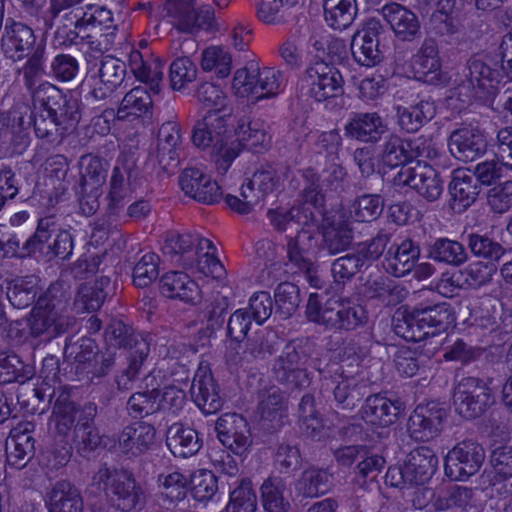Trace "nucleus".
Instances as JSON below:
<instances>
[{
	"instance_id": "nucleus-20",
	"label": "nucleus",
	"mask_w": 512,
	"mask_h": 512,
	"mask_svg": "<svg viewBox=\"0 0 512 512\" xmlns=\"http://www.w3.org/2000/svg\"><path fill=\"white\" fill-rule=\"evenodd\" d=\"M448 148L455 159L470 162L486 152L487 142L482 130L466 125L451 132Z\"/></svg>"
},
{
	"instance_id": "nucleus-23",
	"label": "nucleus",
	"mask_w": 512,
	"mask_h": 512,
	"mask_svg": "<svg viewBox=\"0 0 512 512\" xmlns=\"http://www.w3.org/2000/svg\"><path fill=\"white\" fill-rule=\"evenodd\" d=\"M421 254L419 244L411 238H405L399 244H393L384 254L382 266L394 277H404L413 271Z\"/></svg>"
},
{
	"instance_id": "nucleus-28",
	"label": "nucleus",
	"mask_w": 512,
	"mask_h": 512,
	"mask_svg": "<svg viewBox=\"0 0 512 512\" xmlns=\"http://www.w3.org/2000/svg\"><path fill=\"white\" fill-rule=\"evenodd\" d=\"M81 43L94 36L105 37L107 44H113L117 25L112 12L104 6L87 5L82 13Z\"/></svg>"
},
{
	"instance_id": "nucleus-21",
	"label": "nucleus",
	"mask_w": 512,
	"mask_h": 512,
	"mask_svg": "<svg viewBox=\"0 0 512 512\" xmlns=\"http://www.w3.org/2000/svg\"><path fill=\"white\" fill-rule=\"evenodd\" d=\"M179 185L185 195L199 203L213 205L222 198L218 183L198 168H186L179 176Z\"/></svg>"
},
{
	"instance_id": "nucleus-11",
	"label": "nucleus",
	"mask_w": 512,
	"mask_h": 512,
	"mask_svg": "<svg viewBox=\"0 0 512 512\" xmlns=\"http://www.w3.org/2000/svg\"><path fill=\"white\" fill-rule=\"evenodd\" d=\"M392 185L398 188L407 186L427 202L437 201L444 190L441 174L423 161H416L409 167H402L393 177Z\"/></svg>"
},
{
	"instance_id": "nucleus-12",
	"label": "nucleus",
	"mask_w": 512,
	"mask_h": 512,
	"mask_svg": "<svg viewBox=\"0 0 512 512\" xmlns=\"http://www.w3.org/2000/svg\"><path fill=\"white\" fill-rule=\"evenodd\" d=\"M485 457L481 444L471 439L463 440L446 455L445 474L452 480L464 481L480 470Z\"/></svg>"
},
{
	"instance_id": "nucleus-52",
	"label": "nucleus",
	"mask_w": 512,
	"mask_h": 512,
	"mask_svg": "<svg viewBox=\"0 0 512 512\" xmlns=\"http://www.w3.org/2000/svg\"><path fill=\"white\" fill-rule=\"evenodd\" d=\"M80 178L77 186L86 188H102L107 177V163L100 157L91 154L80 158Z\"/></svg>"
},
{
	"instance_id": "nucleus-24",
	"label": "nucleus",
	"mask_w": 512,
	"mask_h": 512,
	"mask_svg": "<svg viewBox=\"0 0 512 512\" xmlns=\"http://www.w3.org/2000/svg\"><path fill=\"white\" fill-rule=\"evenodd\" d=\"M413 69L417 78L431 85H439L445 82V76L441 72V58L437 41L427 37L422 42L417 53L413 56Z\"/></svg>"
},
{
	"instance_id": "nucleus-26",
	"label": "nucleus",
	"mask_w": 512,
	"mask_h": 512,
	"mask_svg": "<svg viewBox=\"0 0 512 512\" xmlns=\"http://www.w3.org/2000/svg\"><path fill=\"white\" fill-rule=\"evenodd\" d=\"M190 393L193 401L204 414H214L223 405L218 384L211 372L202 367L195 373Z\"/></svg>"
},
{
	"instance_id": "nucleus-41",
	"label": "nucleus",
	"mask_w": 512,
	"mask_h": 512,
	"mask_svg": "<svg viewBox=\"0 0 512 512\" xmlns=\"http://www.w3.org/2000/svg\"><path fill=\"white\" fill-rule=\"evenodd\" d=\"M303 188L301 191L302 203L299 206H308L311 213L319 214V223L325 217V195L322 192L320 176L312 168L302 171Z\"/></svg>"
},
{
	"instance_id": "nucleus-5",
	"label": "nucleus",
	"mask_w": 512,
	"mask_h": 512,
	"mask_svg": "<svg viewBox=\"0 0 512 512\" xmlns=\"http://www.w3.org/2000/svg\"><path fill=\"white\" fill-rule=\"evenodd\" d=\"M81 0H50L44 16L45 26L54 29V43L70 47L81 43L83 7Z\"/></svg>"
},
{
	"instance_id": "nucleus-32",
	"label": "nucleus",
	"mask_w": 512,
	"mask_h": 512,
	"mask_svg": "<svg viewBox=\"0 0 512 512\" xmlns=\"http://www.w3.org/2000/svg\"><path fill=\"white\" fill-rule=\"evenodd\" d=\"M381 14L395 35L403 41H411L420 34L417 16L398 3H389L382 7Z\"/></svg>"
},
{
	"instance_id": "nucleus-63",
	"label": "nucleus",
	"mask_w": 512,
	"mask_h": 512,
	"mask_svg": "<svg viewBox=\"0 0 512 512\" xmlns=\"http://www.w3.org/2000/svg\"><path fill=\"white\" fill-rule=\"evenodd\" d=\"M190 492L200 502L211 500L219 489L218 478L207 469H198L190 476Z\"/></svg>"
},
{
	"instance_id": "nucleus-8",
	"label": "nucleus",
	"mask_w": 512,
	"mask_h": 512,
	"mask_svg": "<svg viewBox=\"0 0 512 512\" xmlns=\"http://www.w3.org/2000/svg\"><path fill=\"white\" fill-rule=\"evenodd\" d=\"M35 108H43L54 117L64 128L73 130L81 119L78 100L65 94L55 85L44 82L32 92Z\"/></svg>"
},
{
	"instance_id": "nucleus-54",
	"label": "nucleus",
	"mask_w": 512,
	"mask_h": 512,
	"mask_svg": "<svg viewBox=\"0 0 512 512\" xmlns=\"http://www.w3.org/2000/svg\"><path fill=\"white\" fill-rule=\"evenodd\" d=\"M7 461L16 469H23L35 455V439L33 436L12 435L6 446Z\"/></svg>"
},
{
	"instance_id": "nucleus-35",
	"label": "nucleus",
	"mask_w": 512,
	"mask_h": 512,
	"mask_svg": "<svg viewBox=\"0 0 512 512\" xmlns=\"http://www.w3.org/2000/svg\"><path fill=\"white\" fill-rule=\"evenodd\" d=\"M160 293L170 299L195 303L199 298V287L189 275L180 271L165 273L159 280Z\"/></svg>"
},
{
	"instance_id": "nucleus-2",
	"label": "nucleus",
	"mask_w": 512,
	"mask_h": 512,
	"mask_svg": "<svg viewBox=\"0 0 512 512\" xmlns=\"http://www.w3.org/2000/svg\"><path fill=\"white\" fill-rule=\"evenodd\" d=\"M228 114H219V111H208L198 120L192 130V142L201 149L211 148L217 171L224 174L231 163L241 152V144L234 139L232 131L228 128Z\"/></svg>"
},
{
	"instance_id": "nucleus-14",
	"label": "nucleus",
	"mask_w": 512,
	"mask_h": 512,
	"mask_svg": "<svg viewBox=\"0 0 512 512\" xmlns=\"http://www.w3.org/2000/svg\"><path fill=\"white\" fill-rule=\"evenodd\" d=\"M307 361L308 353L305 347L300 343L289 342L275 360L272 371L279 382L301 387L308 383Z\"/></svg>"
},
{
	"instance_id": "nucleus-43",
	"label": "nucleus",
	"mask_w": 512,
	"mask_h": 512,
	"mask_svg": "<svg viewBox=\"0 0 512 512\" xmlns=\"http://www.w3.org/2000/svg\"><path fill=\"white\" fill-rule=\"evenodd\" d=\"M331 477L327 469L311 466L301 473L295 488L303 497H318L328 492Z\"/></svg>"
},
{
	"instance_id": "nucleus-62",
	"label": "nucleus",
	"mask_w": 512,
	"mask_h": 512,
	"mask_svg": "<svg viewBox=\"0 0 512 512\" xmlns=\"http://www.w3.org/2000/svg\"><path fill=\"white\" fill-rule=\"evenodd\" d=\"M50 224L49 218L39 220L36 231L26 240L28 257L49 261L50 243L54 232L50 229Z\"/></svg>"
},
{
	"instance_id": "nucleus-61",
	"label": "nucleus",
	"mask_w": 512,
	"mask_h": 512,
	"mask_svg": "<svg viewBox=\"0 0 512 512\" xmlns=\"http://www.w3.org/2000/svg\"><path fill=\"white\" fill-rule=\"evenodd\" d=\"M353 242V229L347 222H340L323 232V248L336 255L348 250Z\"/></svg>"
},
{
	"instance_id": "nucleus-39",
	"label": "nucleus",
	"mask_w": 512,
	"mask_h": 512,
	"mask_svg": "<svg viewBox=\"0 0 512 512\" xmlns=\"http://www.w3.org/2000/svg\"><path fill=\"white\" fill-rule=\"evenodd\" d=\"M153 101L145 87H134L123 97L116 117L118 120H131L152 113Z\"/></svg>"
},
{
	"instance_id": "nucleus-37",
	"label": "nucleus",
	"mask_w": 512,
	"mask_h": 512,
	"mask_svg": "<svg viewBox=\"0 0 512 512\" xmlns=\"http://www.w3.org/2000/svg\"><path fill=\"white\" fill-rule=\"evenodd\" d=\"M426 252L428 259L452 267H460L469 259L468 252L461 242L446 237L428 243Z\"/></svg>"
},
{
	"instance_id": "nucleus-59",
	"label": "nucleus",
	"mask_w": 512,
	"mask_h": 512,
	"mask_svg": "<svg viewBox=\"0 0 512 512\" xmlns=\"http://www.w3.org/2000/svg\"><path fill=\"white\" fill-rule=\"evenodd\" d=\"M275 313L282 319L291 317L301 302L300 289L292 282H281L274 290Z\"/></svg>"
},
{
	"instance_id": "nucleus-27",
	"label": "nucleus",
	"mask_w": 512,
	"mask_h": 512,
	"mask_svg": "<svg viewBox=\"0 0 512 512\" xmlns=\"http://www.w3.org/2000/svg\"><path fill=\"white\" fill-rule=\"evenodd\" d=\"M306 206H293L289 209L277 207L267 211V218L270 225L277 232H286L289 230H300L305 227H318L319 214H313Z\"/></svg>"
},
{
	"instance_id": "nucleus-34",
	"label": "nucleus",
	"mask_w": 512,
	"mask_h": 512,
	"mask_svg": "<svg viewBox=\"0 0 512 512\" xmlns=\"http://www.w3.org/2000/svg\"><path fill=\"white\" fill-rule=\"evenodd\" d=\"M400 405L380 394L370 395L361 408L362 419L375 427H388L396 422Z\"/></svg>"
},
{
	"instance_id": "nucleus-29",
	"label": "nucleus",
	"mask_w": 512,
	"mask_h": 512,
	"mask_svg": "<svg viewBox=\"0 0 512 512\" xmlns=\"http://www.w3.org/2000/svg\"><path fill=\"white\" fill-rule=\"evenodd\" d=\"M386 133L381 117L373 113H353L344 125V135L363 143H376Z\"/></svg>"
},
{
	"instance_id": "nucleus-51",
	"label": "nucleus",
	"mask_w": 512,
	"mask_h": 512,
	"mask_svg": "<svg viewBox=\"0 0 512 512\" xmlns=\"http://www.w3.org/2000/svg\"><path fill=\"white\" fill-rule=\"evenodd\" d=\"M384 209V200L378 194H362L356 197L349 206L350 216L360 223H371L377 220Z\"/></svg>"
},
{
	"instance_id": "nucleus-4",
	"label": "nucleus",
	"mask_w": 512,
	"mask_h": 512,
	"mask_svg": "<svg viewBox=\"0 0 512 512\" xmlns=\"http://www.w3.org/2000/svg\"><path fill=\"white\" fill-rule=\"evenodd\" d=\"M105 342L109 347L127 350V366L116 376L119 391L132 389L133 382L138 378L141 368L150 352V344L142 335L121 320H112L105 329Z\"/></svg>"
},
{
	"instance_id": "nucleus-25",
	"label": "nucleus",
	"mask_w": 512,
	"mask_h": 512,
	"mask_svg": "<svg viewBox=\"0 0 512 512\" xmlns=\"http://www.w3.org/2000/svg\"><path fill=\"white\" fill-rule=\"evenodd\" d=\"M36 37L33 30L19 22L7 20L1 37V50L14 61L29 56L34 49Z\"/></svg>"
},
{
	"instance_id": "nucleus-38",
	"label": "nucleus",
	"mask_w": 512,
	"mask_h": 512,
	"mask_svg": "<svg viewBox=\"0 0 512 512\" xmlns=\"http://www.w3.org/2000/svg\"><path fill=\"white\" fill-rule=\"evenodd\" d=\"M166 444L175 456L187 458L200 450L202 440L193 428L173 423L167 430Z\"/></svg>"
},
{
	"instance_id": "nucleus-55",
	"label": "nucleus",
	"mask_w": 512,
	"mask_h": 512,
	"mask_svg": "<svg viewBox=\"0 0 512 512\" xmlns=\"http://www.w3.org/2000/svg\"><path fill=\"white\" fill-rule=\"evenodd\" d=\"M33 117V126L35 135L47 143H61L63 138L69 133L53 116L43 108H39Z\"/></svg>"
},
{
	"instance_id": "nucleus-58",
	"label": "nucleus",
	"mask_w": 512,
	"mask_h": 512,
	"mask_svg": "<svg viewBox=\"0 0 512 512\" xmlns=\"http://www.w3.org/2000/svg\"><path fill=\"white\" fill-rule=\"evenodd\" d=\"M160 392L157 389L135 392L126 404V410L133 419H143L149 415L157 413L161 409V404L157 401Z\"/></svg>"
},
{
	"instance_id": "nucleus-48",
	"label": "nucleus",
	"mask_w": 512,
	"mask_h": 512,
	"mask_svg": "<svg viewBox=\"0 0 512 512\" xmlns=\"http://www.w3.org/2000/svg\"><path fill=\"white\" fill-rule=\"evenodd\" d=\"M261 499L266 512H288L290 502L284 497L285 481L277 476L267 478L261 485Z\"/></svg>"
},
{
	"instance_id": "nucleus-9",
	"label": "nucleus",
	"mask_w": 512,
	"mask_h": 512,
	"mask_svg": "<svg viewBox=\"0 0 512 512\" xmlns=\"http://www.w3.org/2000/svg\"><path fill=\"white\" fill-rule=\"evenodd\" d=\"M494 404L488 383L479 377H463L454 387L455 411L465 419L482 416Z\"/></svg>"
},
{
	"instance_id": "nucleus-49",
	"label": "nucleus",
	"mask_w": 512,
	"mask_h": 512,
	"mask_svg": "<svg viewBox=\"0 0 512 512\" xmlns=\"http://www.w3.org/2000/svg\"><path fill=\"white\" fill-rule=\"evenodd\" d=\"M71 291L63 281H56L47 288V290L38 297L36 307L52 312L58 316H67L65 314Z\"/></svg>"
},
{
	"instance_id": "nucleus-57",
	"label": "nucleus",
	"mask_w": 512,
	"mask_h": 512,
	"mask_svg": "<svg viewBox=\"0 0 512 512\" xmlns=\"http://www.w3.org/2000/svg\"><path fill=\"white\" fill-rule=\"evenodd\" d=\"M466 244L473 256L487 261H498L505 254V248L486 234L468 233Z\"/></svg>"
},
{
	"instance_id": "nucleus-50",
	"label": "nucleus",
	"mask_w": 512,
	"mask_h": 512,
	"mask_svg": "<svg viewBox=\"0 0 512 512\" xmlns=\"http://www.w3.org/2000/svg\"><path fill=\"white\" fill-rule=\"evenodd\" d=\"M259 412L263 420L272 422V428L282 424L285 416V396L278 387L272 386L259 394Z\"/></svg>"
},
{
	"instance_id": "nucleus-22",
	"label": "nucleus",
	"mask_w": 512,
	"mask_h": 512,
	"mask_svg": "<svg viewBox=\"0 0 512 512\" xmlns=\"http://www.w3.org/2000/svg\"><path fill=\"white\" fill-rule=\"evenodd\" d=\"M28 321L30 335L43 342L67 333L76 325V319L72 316H58L36 306L33 307Z\"/></svg>"
},
{
	"instance_id": "nucleus-7",
	"label": "nucleus",
	"mask_w": 512,
	"mask_h": 512,
	"mask_svg": "<svg viewBox=\"0 0 512 512\" xmlns=\"http://www.w3.org/2000/svg\"><path fill=\"white\" fill-rule=\"evenodd\" d=\"M280 187V177L276 169L270 164L261 165L246 184H243L240 197L228 194L225 202L239 214H248L253 207L267 195Z\"/></svg>"
},
{
	"instance_id": "nucleus-13",
	"label": "nucleus",
	"mask_w": 512,
	"mask_h": 512,
	"mask_svg": "<svg viewBox=\"0 0 512 512\" xmlns=\"http://www.w3.org/2000/svg\"><path fill=\"white\" fill-rule=\"evenodd\" d=\"M165 10L172 18L173 26L182 33L195 35L201 30H209L214 21L212 7L196 8L195 0H168Z\"/></svg>"
},
{
	"instance_id": "nucleus-18",
	"label": "nucleus",
	"mask_w": 512,
	"mask_h": 512,
	"mask_svg": "<svg viewBox=\"0 0 512 512\" xmlns=\"http://www.w3.org/2000/svg\"><path fill=\"white\" fill-rule=\"evenodd\" d=\"M381 29L378 20L370 19L361 31L353 35L350 49L359 65L373 67L382 61L383 53L379 48Z\"/></svg>"
},
{
	"instance_id": "nucleus-3",
	"label": "nucleus",
	"mask_w": 512,
	"mask_h": 512,
	"mask_svg": "<svg viewBox=\"0 0 512 512\" xmlns=\"http://www.w3.org/2000/svg\"><path fill=\"white\" fill-rule=\"evenodd\" d=\"M453 321L454 313L449 303H420L411 311L397 312L393 328L395 334L406 341L420 342L445 331Z\"/></svg>"
},
{
	"instance_id": "nucleus-36",
	"label": "nucleus",
	"mask_w": 512,
	"mask_h": 512,
	"mask_svg": "<svg viewBox=\"0 0 512 512\" xmlns=\"http://www.w3.org/2000/svg\"><path fill=\"white\" fill-rule=\"evenodd\" d=\"M49 512H83V499L79 489L71 482H56L46 494Z\"/></svg>"
},
{
	"instance_id": "nucleus-45",
	"label": "nucleus",
	"mask_w": 512,
	"mask_h": 512,
	"mask_svg": "<svg viewBox=\"0 0 512 512\" xmlns=\"http://www.w3.org/2000/svg\"><path fill=\"white\" fill-rule=\"evenodd\" d=\"M197 239L198 235L170 232L165 238L162 249L164 254L170 256L172 260L179 262L184 268H189L193 266L194 258L185 257V255L192 252Z\"/></svg>"
},
{
	"instance_id": "nucleus-53",
	"label": "nucleus",
	"mask_w": 512,
	"mask_h": 512,
	"mask_svg": "<svg viewBox=\"0 0 512 512\" xmlns=\"http://www.w3.org/2000/svg\"><path fill=\"white\" fill-rule=\"evenodd\" d=\"M379 162L388 168L409 167L406 141L395 134L385 138L378 154Z\"/></svg>"
},
{
	"instance_id": "nucleus-56",
	"label": "nucleus",
	"mask_w": 512,
	"mask_h": 512,
	"mask_svg": "<svg viewBox=\"0 0 512 512\" xmlns=\"http://www.w3.org/2000/svg\"><path fill=\"white\" fill-rule=\"evenodd\" d=\"M131 67L137 79L148 84L154 93L159 92V82L163 78V64L160 60L148 63L143 60L140 52H134L131 54Z\"/></svg>"
},
{
	"instance_id": "nucleus-42",
	"label": "nucleus",
	"mask_w": 512,
	"mask_h": 512,
	"mask_svg": "<svg viewBox=\"0 0 512 512\" xmlns=\"http://www.w3.org/2000/svg\"><path fill=\"white\" fill-rule=\"evenodd\" d=\"M324 20L335 30L348 28L358 12L356 0H322Z\"/></svg>"
},
{
	"instance_id": "nucleus-16",
	"label": "nucleus",
	"mask_w": 512,
	"mask_h": 512,
	"mask_svg": "<svg viewBox=\"0 0 512 512\" xmlns=\"http://www.w3.org/2000/svg\"><path fill=\"white\" fill-rule=\"evenodd\" d=\"M215 430L222 445L236 455L244 454L252 443L248 422L240 414H223L216 421Z\"/></svg>"
},
{
	"instance_id": "nucleus-6",
	"label": "nucleus",
	"mask_w": 512,
	"mask_h": 512,
	"mask_svg": "<svg viewBox=\"0 0 512 512\" xmlns=\"http://www.w3.org/2000/svg\"><path fill=\"white\" fill-rule=\"evenodd\" d=\"M464 79L457 89L458 94H464L468 98H476L482 101L491 100L501 81V73L497 68L491 67L489 62L476 54L471 56L463 70Z\"/></svg>"
},
{
	"instance_id": "nucleus-19",
	"label": "nucleus",
	"mask_w": 512,
	"mask_h": 512,
	"mask_svg": "<svg viewBox=\"0 0 512 512\" xmlns=\"http://www.w3.org/2000/svg\"><path fill=\"white\" fill-rule=\"evenodd\" d=\"M447 413L438 404L429 403L417 406L410 415L407 430L416 441H428L436 437L443 427Z\"/></svg>"
},
{
	"instance_id": "nucleus-64",
	"label": "nucleus",
	"mask_w": 512,
	"mask_h": 512,
	"mask_svg": "<svg viewBox=\"0 0 512 512\" xmlns=\"http://www.w3.org/2000/svg\"><path fill=\"white\" fill-rule=\"evenodd\" d=\"M365 265L358 252L348 253L340 256L332 262L331 274L337 285H345Z\"/></svg>"
},
{
	"instance_id": "nucleus-46",
	"label": "nucleus",
	"mask_w": 512,
	"mask_h": 512,
	"mask_svg": "<svg viewBox=\"0 0 512 512\" xmlns=\"http://www.w3.org/2000/svg\"><path fill=\"white\" fill-rule=\"evenodd\" d=\"M435 114V107L432 102L420 101L410 107H398V124L402 130L408 133L418 131L425 122L431 120Z\"/></svg>"
},
{
	"instance_id": "nucleus-10",
	"label": "nucleus",
	"mask_w": 512,
	"mask_h": 512,
	"mask_svg": "<svg viewBox=\"0 0 512 512\" xmlns=\"http://www.w3.org/2000/svg\"><path fill=\"white\" fill-rule=\"evenodd\" d=\"M344 80L339 70L323 61L310 65L300 79L303 96L323 102L343 94Z\"/></svg>"
},
{
	"instance_id": "nucleus-33",
	"label": "nucleus",
	"mask_w": 512,
	"mask_h": 512,
	"mask_svg": "<svg viewBox=\"0 0 512 512\" xmlns=\"http://www.w3.org/2000/svg\"><path fill=\"white\" fill-rule=\"evenodd\" d=\"M448 191L459 209L466 210L477 200L481 186L472 170L458 168L452 172Z\"/></svg>"
},
{
	"instance_id": "nucleus-30",
	"label": "nucleus",
	"mask_w": 512,
	"mask_h": 512,
	"mask_svg": "<svg viewBox=\"0 0 512 512\" xmlns=\"http://www.w3.org/2000/svg\"><path fill=\"white\" fill-rule=\"evenodd\" d=\"M155 428L146 422H135L123 428L118 436V447L122 453L139 456L154 444Z\"/></svg>"
},
{
	"instance_id": "nucleus-17",
	"label": "nucleus",
	"mask_w": 512,
	"mask_h": 512,
	"mask_svg": "<svg viewBox=\"0 0 512 512\" xmlns=\"http://www.w3.org/2000/svg\"><path fill=\"white\" fill-rule=\"evenodd\" d=\"M126 75V64L113 56H105L99 64L97 73L90 76L89 94L99 101L106 100L122 84Z\"/></svg>"
},
{
	"instance_id": "nucleus-31",
	"label": "nucleus",
	"mask_w": 512,
	"mask_h": 512,
	"mask_svg": "<svg viewBox=\"0 0 512 512\" xmlns=\"http://www.w3.org/2000/svg\"><path fill=\"white\" fill-rule=\"evenodd\" d=\"M406 477L414 485H424L437 470L438 458L427 446H419L410 451L404 460Z\"/></svg>"
},
{
	"instance_id": "nucleus-44",
	"label": "nucleus",
	"mask_w": 512,
	"mask_h": 512,
	"mask_svg": "<svg viewBox=\"0 0 512 512\" xmlns=\"http://www.w3.org/2000/svg\"><path fill=\"white\" fill-rule=\"evenodd\" d=\"M37 282L35 276L10 280L7 283L6 296L11 305L17 309H24L33 304L38 294Z\"/></svg>"
},
{
	"instance_id": "nucleus-40",
	"label": "nucleus",
	"mask_w": 512,
	"mask_h": 512,
	"mask_svg": "<svg viewBox=\"0 0 512 512\" xmlns=\"http://www.w3.org/2000/svg\"><path fill=\"white\" fill-rule=\"evenodd\" d=\"M330 388L336 406L345 410H352L366 394V386L359 384L352 375L343 373Z\"/></svg>"
},
{
	"instance_id": "nucleus-60",
	"label": "nucleus",
	"mask_w": 512,
	"mask_h": 512,
	"mask_svg": "<svg viewBox=\"0 0 512 512\" xmlns=\"http://www.w3.org/2000/svg\"><path fill=\"white\" fill-rule=\"evenodd\" d=\"M276 335L267 330H258L252 336L246 338L245 349L240 360L265 358L276 350Z\"/></svg>"
},
{
	"instance_id": "nucleus-47",
	"label": "nucleus",
	"mask_w": 512,
	"mask_h": 512,
	"mask_svg": "<svg viewBox=\"0 0 512 512\" xmlns=\"http://www.w3.org/2000/svg\"><path fill=\"white\" fill-rule=\"evenodd\" d=\"M239 138H236L243 147L258 152L270 142L265 123L260 119H241L237 126Z\"/></svg>"
},
{
	"instance_id": "nucleus-15",
	"label": "nucleus",
	"mask_w": 512,
	"mask_h": 512,
	"mask_svg": "<svg viewBox=\"0 0 512 512\" xmlns=\"http://www.w3.org/2000/svg\"><path fill=\"white\" fill-rule=\"evenodd\" d=\"M78 407L71 399L70 390L67 388H59L57 397L54 400L52 408V421L54 422L55 435L63 438L64 445L59 451V463H66L71 456V445L66 438L73 432L76 426V416Z\"/></svg>"
},
{
	"instance_id": "nucleus-1",
	"label": "nucleus",
	"mask_w": 512,
	"mask_h": 512,
	"mask_svg": "<svg viewBox=\"0 0 512 512\" xmlns=\"http://www.w3.org/2000/svg\"><path fill=\"white\" fill-rule=\"evenodd\" d=\"M88 489L95 496L104 495L109 506L121 512L141 510L146 504V493L134 474L107 463L99 465Z\"/></svg>"
}]
</instances>
